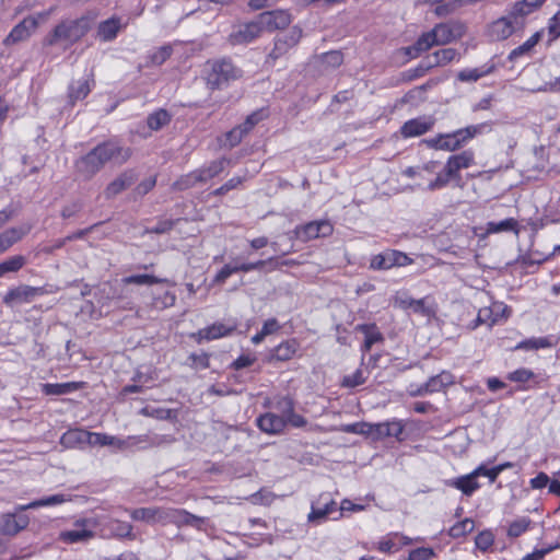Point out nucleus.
Returning <instances> with one entry per match:
<instances>
[{"mask_svg":"<svg viewBox=\"0 0 560 560\" xmlns=\"http://www.w3.org/2000/svg\"><path fill=\"white\" fill-rule=\"evenodd\" d=\"M235 330V325L228 326L223 323H214L198 331L200 339L214 340L231 335Z\"/></svg>","mask_w":560,"mask_h":560,"instance_id":"27","label":"nucleus"},{"mask_svg":"<svg viewBox=\"0 0 560 560\" xmlns=\"http://www.w3.org/2000/svg\"><path fill=\"white\" fill-rule=\"evenodd\" d=\"M549 347H551V343L548 340V338L541 337V338H532V339L522 341L516 346V349L537 350V349L549 348Z\"/></svg>","mask_w":560,"mask_h":560,"instance_id":"52","label":"nucleus"},{"mask_svg":"<svg viewBox=\"0 0 560 560\" xmlns=\"http://www.w3.org/2000/svg\"><path fill=\"white\" fill-rule=\"evenodd\" d=\"M66 501H67V499H66L65 494H52L49 497H45V498H42V499H38L35 501H32L27 504H20V505H18V511H26V510L37 509V508H42V506L58 505Z\"/></svg>","mask_w":560,"mask_h":560,"instance_id":"36","label":"nucleus"},{"mask_svg":"<svg viewBox=\"0 0 560 560\" xmlns=\"http://www.w3.org/2000/svg\"><path fill=\"white\" fill-rule=\"evenodd\" d=\"M435 556L432 548L420 547L409 552L408 560H429Z\"/></svg>","mask_w":560,"mask_h":560,"instance_id":"57","label":"nucleus"},{"mask_svg":"<svg viewBox=\"0 0 560 560\" xmlns=\"http://www.w3.org/2000/svg\"><path fill=\"white\" fill-rule=\"evenodd\" d=\"M91 82L93 83V80H90L89 78H83L73 81L69 85L68 96L72 104L88 96V94L91 92Z\"/></svg>","mask_w":560,"mask_h":560,"instance_id":"29","label":"nucleus"},{"mask_svg":"<svg viewBox=\"0 0 560 560\" xmlns=\"http://www.w3.org/2000/svg\"><path fill=\"white\" fill-rule=\"evenodd\" d=\"M486 130H490L489 122H481L478 125H470L465 128L455 130V138H457V144L460 148L466 145L470 140L479 135H482Z\"/></svg>","mask_w":560,"mask_h":560,"instance_id":"24","label":"nucleus"},{"mask_svg":"<svg viewBox=\"0 0 560 560\" xmlns=\"http://www.w3.org/2000/svg\"><path fill=\"white\" fill-rule=\"evenodd\" d=\"M475 528V523L471 518H465L456 524H454L450 530L448 535L452 538L464 537L468 533L472 532Z\"/></svg>","mask_w":560,"mask_h":560,"instance_id":"49","label":"nucleus"},{"mask_svg":"<svg viewBox=\"0 0 560 560\" xmlns=\"http://www.w3.org/2000/svg\"><path fill=\"white\" fill-rule=\"evenodd\" d=\"M137 173L133 170H126L119 176H117L114 180H112L106 189L105 196L107 199H110L125 189L129 188L137 180Z\"/></svg>","mask_w":560,"mask_h":560,"instance_id":"19","label":"nucleus"},{"mask_svg":"<svg viewBox=\"0 0 560 560\" xmlns=\"http://www.w3.org/2000/svg\"><path fill=\"white\" fill-rule=\"evenodd\" d=\"M257 427L265 433L278 435L284 431L283 417L273 412H266L256 420Z\"/></svg>","mask_w":560,"mask_h":560,"instance_id":"21","label":"nucleus"},{"mask_svg":"<svg viewBox=\"0 0 560 560\" xmlns=\"http://www.w3.org/2000/svg\"><path fill=\"white\" fill-rule=\"evenodd\" d=\"M322 59H323V63H325L326 66L331 67V68L339 67L343 61L342 54L338 50H332V51H328V52L324 54L322 56Z\"/></svg>","mask_w":560,"mask_h":560,"instance_id":"58","label":"nucleus"},{"mask_svg":"<svg viewBox=\"0 0 560 560\" xmlns=\"http://www.w3.org/2000/svg\"><path fill=\"white\" fill-rule=\"evenodd\" d=\"M463 25L459 23H440L431 31L423 33L415 44L402 47L401 51L409 58L415 59L422 52L429 50L435 45H445L460 37Z\"/></svg>","mask_w":560,"mask_h":560,"instance_id":"3","label":"nucleus"},{"mask_svg":"<svg viewBox=\"0 0 560 560\" xmlns=\"http://www.w3.org/2000/svg\"><path fill=\"white\" fill-rule=\"evenodd\" d=\"M337 511V503L329 498V494H322L316 502L312 503L307 520L311 523L320 524L326 521L330 514Z\"/></svg>","mask_w":560,"mask_h":560,"instance_id":"13","label":"nucleus"},{"mask_svg":"<svg viewBox=\"0 0 560 560\" xmlns=\"http://www.w3.org/2000/svg\"><path fill=\"white\" fill-rule=\"evenodd\" d=\"M273 407L280 417L285 418L295 408V401L290 396H281L275 400Z\"/></svg>","mask_w":560,"mask_h":560,"instance_id":"50","label":"nucleus"},{"mask_svg":"<svg viewBox=\"0 0 560 560\" xmlns=\"http://www.w3.org/2000/svg\"><path fill=\"white\" fill-rule=\"evenodd\" d=\"M431 69L432 65L430 63V59H428L427 57L423 60H421L416 68L408 69L405 72H402V80L407 82L413 81L418 78L423 77Z\"/></svg>","mask_w":560,"mask_h":560,"instance_id":"47","label":"nucleus"},{"mask_svg":"<svg viewBox=\"0 0 560 560\" xmlns=\"http://www.w3.org/2000/svg\"><path fill=\"white\" fill-rule=\"evenodd\" d=\"M80 388V384L75 382L56 383V384H44L43 393L51 396H60L73 393Z\"/></svg>","mask_w":560,"mask_h":560,"instance_id":"38","label":"nucleus"},{"mask_svg":"<svg viewBox=\"0 0 560 560\" xmlns=\"http://www.w3.org/2000/svg\"><path fill=\"white\" fill-rule=\"evenodd\" d=\"M38 20L34 16H27L18 25H15L4 39L5 44H15L26 39L31 33L37 27Z\"/></svg>","mask_w":560,"mask_h":560,"instance_id":"20","label":"nucleus"},{"mask_svg":"<svg viewBox=\"0 0 560 560\" xmlns=\"http://www.w3.org/2000/svg\"><path fill=\"white\" fill-rule=\"evenodd\" d=\"M88 31L89 21L84 18L62 21L45 38V43L48 46H54L60 42L73 44L82 38Z\"/></svg>","mask_w":560,"mask_h":560,"instance_id":"4","label":"nucleus"},{"mask_svg":"<svg viewBox=\"0 0 560 560\" xmlns=\"http://www.w3.org/2000/svg\"><path fill=\"white\" fill-rule=\"evenodd\" d=\"M545 1L546 0H523L516 2L512 11L524 21L527 14L539 8Z\"/></svg>","mask_w":560,"mask_h":560,"instance_id":"48","label":"nucleus"},{"mask_svg":"<svg viewBox=\"0 0 560 560\" xmlns=\"http://www.w3.org/2000/svg\"><path fill=\"white\" fill-rule=\"evenodd\" d=\"M167 508H139L129 511L133 521L144 522L147 524L162 523L166 524Z\"/></svg>","mask_w":560,"mask_h":560,"instance_id":"17","label":"nucleus"},{"mask_svg":"<svg viewBox=\"0 0 560 560\" xmlns=\"http://www.w3.org/2000/svg\"><path fill=\"white\" fill-rule=\"evenodd\" d=\"M107 528L114 537L129 539L136 538L135 534L132 533L133 527L130 523L119 520H112L108 522Z\"/></svg>","mask_w":560,"mask_h":560,"instance_id":"39","label":"nucleus"},{"mask_svg":"<svg viewBox=\"0 0 560 560\" xmlns=\"http://www.w3.org/2000/svg\"><path fill=\"white\" fill-rule=\"evenodd\" d=\"M91 432L83 429H71L62 434L60 444L66 448L81 447L85 444L90 445Z\"/></svg>","mask_w":560,"mask_h":560,"instance_id":"22","label":"nucleus"},{"mask_svg":"<svg viewBox=\"0 0 560 560\" xmlns=\"http://www.w3.org/2000/svg\"><path fill=\"white\" fill-rule=\"evenodd\" d=\"M474 163V152L471 150L463 151L459 154H454L448 158L444 166L445 173L454 178H459V171L468 168Z\"/></svg>","mask_w":560,"mask_h":560,"instance_id":"18","label":"nucleus"},{"mask_svg":"<svg viewBox=\"0 0 560 560\" xmlns=\"http://www.w3.org/2000/svg\"><path fill=\"white\" fill-rule=\"evenodd\" d=\"M530 524L532 521L529 517L521 516L510 523L506 530V535L510 538H517L529 528Z\"/></svg>","mask_w":560,"mask_h":560,"instance_id":"46","label":"nucleus"},{"mask_svg":"<svg viewBox=\"0 0 560 560\" xmlns=\"http://www.w3.org/2000/svg\"><path fill=\"white\" fill-rule=\"evenodd\" d=\"M265 117L264 110H256L249 114L245 121L238 125L246 133H248Z\"/></svg>","mask_w":560,"mask_h":560,"instance_id":"55","label":"nucleus"},{"mask_svg":"<svg viewBox=\"0 0 560 560\" xmlns=\"http://www.w3.org/2000/svg\"><path fill=\"white\" fill-rule=\"evenodd\" d=\"M128 441H136V443L142 444L140 448H148L153 446H159L163 442V438L161 436H153L150 438L149 435H142L138 438H129Z\"/></svg>","mask_w":560,"mask_h":560,"instance_id":"59","label":"nucleus"},{"mask_svg":"<svg viewBox=\"0 0 560 560\" xmlns=\"http://www.w3.org/2000/svg\"><path fill=\"white\" fill-rule=\"evenodd\" d=\"M559 545H549L548 547L535 549L533 552L525 555L522 560H542L546 555L557 549Z\"/></svg>","mask_w":560,"mask_h":560,"instance_id":"62","label":"nucleus"},{"mask_svg":"<svg viewBox=\"0 0 560 560\" xmlns=\"http://www.w3.org/2000/svg\"><path fill=\"white\" fill-rule=\"evenodd\" d=\"M129 442L117 439L116 436L105 433L91 432L90 445L114 446L117 448L125 447Z\"/></svg>","mask_w":560,"mask_h":560,"instance_id":"40","label":"nucleus"},{"mask_svg":"<svg viewBox=\"0 0 560 560\" xmlns=\"http://www.w3.org/2000/svg\"><path fill=\"white\" fill-rule=\"evenodd\" d=\"M262 33L259 19L256 16L255 20L242 23L234 26L233 31L228 37V42L232 46L246 45L258 38Z\"/></svg>","mask_w":560,"mask_h":560,"instance_id":"7","label":"nucleus"},{"mask_svg":"<svg viewBox=\"0 0 560 560\" xmlns=\"http://www.w3.org/2000/svg\"><path fill=\"white\" fill-rule=\"evenodd\" d=\"M365 381L366 377L364 376L363 371L361 369H358L352 374L343 376L341 385L347 388H354L359 385L364 384Z\"/></svg>","mask_w":560,"mask_h":560,"instance_id":"51","label":"nucleus"},{"mask_svg":"<svg viewBox=\"0 0 560 560\" xmlns=\"http://www.w3.org/2000/svg\"><path fill=\"white\" fill-rule=\"evenodd\" d=\"M357 329L364 334V343L362 345L363 352L370 351L374 343L383 340L382 334L374 324L359 325Z\"/></svg>","mask_w":560,"mask_h":560,"instance_id":"34","label":"nucleus"},{"mask_svg":"<svg viewBox=\"0 0 560 560\" xmlns=\"http://www.w3.org/2000/svg\"><path fill=\"white\" fill-rule=\"evenodd\" d=\"M172 120V115L164 108H160L151 113L147 118V124L150 130L158 131L167 126Z\"/></svg>","mask_w":560,"mask_h":560,"instance_id":"37","label":"nucleus"},{"mask_svg":"<svg viewBox=\"0 0 560 560\" xmlns=\"http://www.w3.org/2000/svg\"><path fill=\"white\" fill-rule=\"evenodd\" d=\"M457 55V50L454 48H443L436 50L434 54L429 56L428 59H430V63L432 65V68H434L453 61Z\"/></svg>","mask_w":560,"mask_h":560,"instance_id":"44","label":"nucleus"},{"mask_svg":"<svg viewBox=\"0 0 560 560\" xmlns=\"http://www.w3.org/2000/svg\"><path fill=\"white\" fill-rule=\"evenodd\" d=\"M298 349L299 342L295 339H289L272 349L271 359L278 361L290 360L296 353Z\"/></svg>","mask_w":560,"mask_h":560,"instance_id":"31","label":"nucleus"},{"mask_svg":"<svg viewBox=\"0 0 560 560\" xmlns=\"http://www.w3.org/2000/svg\"><path fill=\"white\" fill-rule=\"evenodd\" d=\"M432 125V121L422 118L410 119L402 125L400 131L405 138L417 137L429 131Z\"/></svg>","mask_w":560,"mask_h":560,"instance_id":"26","label":"nucleus"},{"mask_svg":"<svg viewBox=\"0 0 560 560\" xmlns=\"http://www.w3.org/2000/svg\"><path fill=\"white\" fill-rule=\"evenodd\" d=\"M94 537V533L86 528H74L63 530L59 534V539L66 544L84 542Z\"/></svg>","mask_w":560,"mask_h":560,"instance_id":"33","label":"nucleus"},{"mask_svg":"<svg viewBox=\"0 0 560 560\" xmlns=\"http://www.w3.org/2000/svg\"><path fill=\"white\" fill-rule=\"evenodd\" d=\"M548 32L553 39L560 37V10L549 20Z\"/></svg>","mask_w":560,"mask_h":560,"instance_id":"64","label":"nucleus"},{"mask_svg":"<svg viewBox=\"0 0 560 560\" xmlns=\"http://www.w3.org/2000/svg\"><path fill=\"white\" fill-rule=\"evenodd\" d=\"M120 30V20L118 18H110L100 23L97 34L104 42H110L117 37Z\"/></svg>","mask_w":560,"mask_h":560,"instance_id":"32","label":"nucleus"},{"mask_svg":"<svg viewBox=\"0 0 560 560\" xmlns=\"http://www.w3.org/2000/svg\"><path fill=\"white\" fill-rule=\"evenodd\" d=\"M494 538L491 532L479 533L475 538L476 547L481 551H487L493 545Z\"/></svg>","mask_w":560,"mask_h":560,"instance_id":"54","label":"nucleus"},{"mask_svg":"<svg viewBox=\"0 0 560 560\" xmlns=\"http://www.w3.org/2000/svg\"><path fill=\"white\" fill-rule=\"evenodd\" d=\"M166 524H175L177 526H191L201 529L207 518L191 514L184 509L167 508Z\"/></svg>","mask_w":560,"mask_h":560,"instance_id":"14","label":"nucleus"},{"mask_svg":"<svg viewBox=\"0 0 560 560\" xmlns=\"http://www.w3.org/2000/svg\"><path fill=\"white\" fill-rule=\"evenodd\" d=\"M22 512L18 511V506H15L14 512L2 514L0 517V533L7 536H15L26 528L30 517Z\"/></svg>","mask_w":560,"mask_h":560,"instance_id":"9","label":"nucleus"},{"mask_svg":"<svg viewBox=\"0 0 560 560\" xmlns=\"http://www.w3.org/2000/svg\"><path fill=\"white\" fill-rule=\"evenodd\" d=\"M124 284L151 285L155 283L168 282L167 279L158 278L153 275H131L121 279Z\"/></svg>","mask_w":560,"mask_h":560,"instance_id":"45","label":"nucleus"},{"mask_svg":"<svg viewBox=\"0 0 560 560\" xmlns=\"http://www.w3.org/2000/svg\"><path fill=\"white\" fill-rule=\"evenodd\" d=\"M445 483L452 488L460 490L463 494L467 497H470L476 490L480 488L474 471L454 479L446 480Z\"/></svg>","mask_w":560,"mask_h":560,"instance_id":"23","label":"nucleus"},{"mask_svg":"<svg viewBox=\"0 0 560 560\" xmlns=\"http://www.w3.org/2000/svg\"><path fill=\"white\" fill-rule=\"evenodd\" d=\"M30 231V228H11L0 234V255L23 238Z\"/></svg>","mask_w":560,"mask_h":560,"instance_id":"25","label":"nucleus"},{"mask_svg":"<svg viewBox=\"0 0 560 560\" xmlns=\"http://www.w3.org/2000/svg\"><path fill=\"white\" fill-rule=\"evenodd\" d=\"M431 148L446 150V151H456L459 149L457 138H455V132L443 133L435 136L425 141Z\"/></svg>","mask_w":560,"mask_h":560,"instance_id":"30","label":"nucleus"},{"mask_svg":"<svg viewBox=\"0 0 560 560\" xmlns=\"http://www.w3.org/2000/svg\"><path fill=\"white\" fill-rule=\"evenodd\" d=\"M283 421L284 428L287 425H291L293 428H304L307 424L306 418L296 413L294 409L285 418H283Z\"/></svg>","mask_w":560,"mask_h":560,"instance_id":"60","label":"nucleus"},{"mask_svg":"<svg viewBox=\"0 0 560 560\" xmlns=\"http://www.w3.org/2000/svg\"><path fill=\"white\" fill-rule=\"evenodd\" d=\"M412 259L404 252L387 249L372 257L370 267L374 270H387L412 264Z\"/></svg>","mask_w":560,"mask_h":560,"instance_id":"6","label":"nucleus"},{"mask_svg":"<svg viewBox=\"0 0 560 560\" xmlns=\"http://www.w3.org/2000/svg\"><path fill=\"white\" fill-rule=\"evenodd\" d=\"M523 26L524 21L512 11L508 16L497 20L491 30L497 39H505Z\"/></svg>","mask_w":560,"mask_h":560,"instance_id":"15","label":"nucleus"},{"mask_svg":"<svg viewBox=\"0 0 560 560\" xmlns=\"http://www.w3.org/2000/svg\"><path fill=\"white\" fill-rule=\"evenodd\" d=\"M368 428L364 433L374 435L377 439L395 438L398 441L404 440L405 425L401 420L393 419L380 423H363Z\"/></svg>","mask_w":560,"mask_h":560,"instance_id":"8","label":"nucleus"},{"mask_svg":"<svg viewBox=\"0 0 560 560\" xmlns=\"http://www.w3.org/2000/svg\"><path fill=\"white\" fill-rule=\"evenodd\" d=\"M226 163H228L226 159H220V160L212 161L206 167L196 170L199 180L201 183H207L211 178L218 176L220 173H222L224 171Z\"/></svg>","mask_w":560,"mask_h":560,"instance_id":"35","label":"nucleus"},{"mask_svg":"<svg viewBox=\"0 0 560 560\" xmlns=\"http://www.w3.org/2000/svg\"><path fill=\"white\" fill-rule=\"evenodd\" d=\"M454 383V376L446 371L430 377L424 384L420 385L416 390L410 392L411 396H424L443 390L445 387Z\"/></svg>","mask_w":560,"mask_h":560,"instance_id":"16","label":"nucleus"},{"mask_svg":"<svg viewBox=\"0 0 560 560\" xmlns=\"http://www.w3.org/2000/svg\"><path fill=\"white\" fill-rule=\"evenodd\" d=\"M131 156V149L120 145L114 140L97 144L89 153L81 156L77 163V171L86 178L100 172L107 162L122 164Z\"/></svg>","mask_w":560,"mask_h":560,"instance_id":"1","label":"nucleus"},{"mask_svg":"<svg viewBox=\"0 0 560 560\" xmlns=\"http://www.w3.org/2000/svg\"><path fill=\"white\" fill-rule=\"evenodd\" d=\"M151 302L149 306L156 311H163L172 307L176 302V295L174 292L166 290H154L151 292Z\"/></svg>","mask_w":560,"mask_h":560,"instance_id":"28","label":"nucleus"},{"mask_svg":"<svg viewBox=\"0 0 560 560\" xmlns=\"http://www.w3.org/2000/svg\"><path fill=\"white\" fill-rule=\"evenodd\" d=\"M534 377V373L530 370L527 369H517L513 372H511L508 376V378L512 382L516 383H525Z\"/></svg>","mask_w":560,"mask_h":560,"instance_id":"61","label":"nucleus"},{"mask_svg":"<svg viewBox=\"0 0 560 560\" xmlns=\"http://www.w3.org/2000/svg\"><path fill=\"white\" fill-rule=\"evenodd\" d=\"M201 183L197 175V171H194L187 175L182 176L178 180L175 182L174 187L178 190H185L196 186Z\"/></svg>","mask_w":560,"mask_h":560,"instance_id":"53","label":"nucleus"},{"mask_svg":"<svg viewBox=\"0 0 560 560\" xmlns=\"http://www.w3.org/2000/svg\"><path fill=\"white\" fill-rule=\"evenodd\" d=\"M172 52L171 46H162L151 55V62L155 66H161L171 57Z\"/></svg>","mask_w":560,"mask_h":560,"instance_id":"56","label":"nucleus"},{"mask_svg":"<svg viewBox=\"0 0 560 560\" xmlns=\"http://www.w3.org/2000/svg\"><path fill=\"white\" fill-rule=\"evenodd\" d=\"M242 77L243 70L226 56L207 60L201 72L209 91L224 90Z\"/></svg>","mask_w":560,"mask_h":560,"instance_id":"2","label":"nucleus"},{"mask_svg":"<svg viewBox=\"0 0 560 560\" xmlns=\"http://www.w3.org/2000/svg\"><path fill=\"white\" fill-rule=\"evenodd\" d=\"M245 135L247 133L237 126L226 133V141L230 147H235L242 141Z\"/></svg>","mask_w":560,"mask_h":560,"instance_id":"63","label":"nucleus"},{"mask_svg":"<svg viewBox=\"0 0 560 560\" xmlns=\"http://www.w3.org/2000/svg\"><path fill=\"white\" fill-rule=\"evenodd\" d=\"M299 240L307 242L317 237H325L331 234L332 225L328 221H312L303 225H299L294 230Z\"/></svg>","mask_w":560,"mask_h":560,"instance_id":"11","label":"nucleus"},{"mask_svg":"<svg viewBox=\"0 0 560 560\" xmlns=\"http://www.w3.org/2000/svg\"><path fill=\"white\" fill-rule=\"evenodd\" d=\"M302 37V30L293 26L287 34L278 36L275 40V46L269 52L268 58L277 60L284 56L291 48L300 42Z\"/></svg>","mask_w":560,"mask_h":560,"instance_id":"12","label":"nucleus"},{"mask_svg":"<svg viewBox=\"0 0 560 560\" xmlns=\"http://www.w3.org/2000/svg\"><path fill=\"white\" fill-rule=\"evenodd\" d=\"M26 264L23 255H14L0 262V278L7 273L18 272Z\"/></svg>","mask_w":560,"mask_h":560,"instance_id":"43","label":"nucleus"},{"mask_svg":"<svg viewBox=\"0 0 560 560\" xmlns=\"http://www.w3.org/2000/svg\"><path fill=\"white\" fill-rule=\"evenodd\" d=\"M514 231L517 233V221L513 218L504 219L500 222H488L486 232L481 236L485 237L489 234Z\"/></svg>","mask_w":560,"mask_h":560,"instance_id":"41","label":"nucleus"},{"mask_svg":"<svg viewBox=\"0 0 560 560\" xmlns=\"http://www.w3.org/2000/svg\"><path fill=\"white\" fill-rule=\"evenodd\" d=\"M52 290L45 287H31L21 284L19 287L10 289L2 301L7 306L13 307L23 303H30L38 296L51 293Z\"/></svg>","mask_w":560,"mask_h":560,"instance_id":"5","label":"nucleus"},{"mask_svg":"<svg viewBox=\"0 0 560 560\" xmlns=\"http://www.w3.org/2000/svg\"><path fill=\"white\" fill-rule=\"evenodd\" d=\"M540 40V33L536 32L533 34L525 43L514 48L510 54L508 59L510 61H515L520 57L527 55L530 50L538 44Z\"/></svg>","mask_w":560,"mask_h":560,"instance_id":"42","label":"nucleus"},{"mask_svg":"<svg viewBox=\"0 0 560 560\" xmlns=\"http://www.w3.org/2000/svg\"><path fill=\"white\" fill-rule=\"evenodd\" d=\"M262 32H273L285 28L292 21L291 14L285 10L265 11L258 15Z\"/></svg>","mask_w":560,"mask_h":560,"instance_id":"10","label":"nucleus"}]
</instances>
